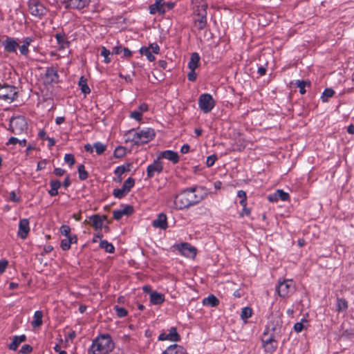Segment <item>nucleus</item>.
Returning <instances> with one entry per match:
<instances>
[{"mask_svg": "<svg viewBox=\"0 0 354 354\" xmlns=\"http://www.w3.org/2000/svg\"><path fill=\"white\" fill-rule=\"evenodd\" d=\"M30 231L29 221L27 218L21 219L19 223L18 236L25 239Z\"/></svg>", "mask_w": 354, "mask_h": 354, "instance_id": "nucleus-19", "label": "nucleus"}, {"mask_svg": "<svg viewBox=\"0 0 354 354\" xmlns=\"http://www.w3.org/2000/svg\"><path fill=\"white\" fill-rule=\"evenodd\" d=\"M127 194V192L123 190L122 188L115 189L113 192V195L117 198H122Z\"/></svg>", "mask_w": 354, "mask_h": 354, "instance_id": "nucleus-43", "label": "nucleus"}, {"mask_svg": "<svg viewBox=\"0 0 354 354\" xmlns=\"http://www.w3.org/2000/svg\"><path fill=\"white\" fill-rule=\"evenodd\" d=\"M60 232L62 235L68 237L71 234V227L68 225H63L60 227Z\"/></svg>", "mask_w": 354, "mask_h": 354, "instance_id": "nucleus-49", "label": "nucleus"}, {"mask_svg": "<svg viewBox=\"0 0 354 354\" xmlns=\"http://www.w3.org/2000/svg\"><path fill=\"white\" fill-rule=\"evenodd\" d=\"M148 48H150V50L155 53L158 54L160 51V47L156 43L151 44Z\"/></svg>", "mask_w": 354, "mask_h": 354, "instance_id": "nucleus-60", "label": "nucleus"}, {"mask_svg": "<svg viewBox=\"0 0 354 354\" xmlns=\"http://www.w3.org/2000/svg\"><path fill=\"white\" fill-rule=\"evenodd\" d=\"M8 129L15 135L23 133L27 129V122L25 118L23 116L12 118Z\"/></svg>", "mask_w": 354, "mask_h": 354, "instance_id": "nucleus-4", "label": "nucleus"}, {"mask_svg": "<svg viewBox=\"0 0 354 354\" xmlns=\"http://www.w3.org/2000/svg\"><path fill=\"white\" fill-rule=\"evenodd\" d=\"M179 252L186 257L193 258L196 254V250L189 243H183L178 246Z\"/></svg>", "mask_w": 354, "mask_h": 354, "instance_id": "nucleus-14", "label": "nucleus"}, {"mask_svg": "<svg viewBox=\"0 0 354 354\" xmlns=\"http://www.w3.org/2000/svg\"><path fill=\"white\" fill-rule=\"evenodd\" d=\"M2 45L4 47L5 52L8 53H16L17 48L19 46L18 42L10 37H7L5 40L2 41Z\"/></svg>", "mask_w": 354, "mask_h": 354, "instance_id": "nucleus-13", "label": "nucleus"}, {"mask_svg": "<svg viewBox=\"0 0 354 354\" xmlns=\"http://www.w3.org/2000/svg\"><path fill=\"white\" fill-rule=\"evenodd\" d=\"M274 337V335L268 336L267 332L263 333L261 341L263 347L266 352L272 353L277 348V342Z\"/></svg>", "mask_w": 354, "mask_h": 354, "instance_id": "nucleus-9", "label": "nucleus"}, {"mask_svg": "<svg viewBox=\"0 0 354 354\" xmlns=\"http://www.w3.org/2000/svg\"><path fill=\"white\" fill-rule=\"evenodd\" d=\"M114 310L119 317H124L127 315V310L124 308L115 306Z\"/></svg>", "mask_w": 354, "mask_h": 354, "instance_id": "nucleus-44", "label": "nucleus"}, {"mask_svg": "<svg viewBox=\"0 0 354 354\" xmlns=\"http://www.w3.org/2000/svg\"><path fill=\"white\" fill-rule=\"evenodd\" d=\"M155 136V131L153 129L146 128L136 132H133L131 141L134 145H139L145 144L151 140Z\"/></svg>", "mask_w": 354, "mask_h": 354, "instance_id": "nucleus-3", "label": "nucleus"}, {"mask_svg": "<svg viewBox=\"0 0 354 354\" xmlns=\"http://www.w3.org/2000/svg\"><path fill=\"white\" fill-rule=\"evenodd\" d=\"M158 157H160V159L165 158L167 160H169L174 164L177 163L179 161V156L178 153L172 150H166L162 151Z\"/></svg>", "mask_w": 354, "mask_h": 354, "instance_id": "nucleus-22", "label": "nucleus"}, {"mask_svg": "<svg viewBox=\"0 0 354 354\" xmlns=\"http://www.w3.org/2000/svg\"><path fill=\"white\" fill-rule=\"evenodd\" d=\"M148 110V106L147 104L143 103L140 104L138 108V111L142 115V113Z\"/></svg>", "mask_w": 354, "mask_h": 354, "instance_id": "nucleus-61", "label": "nucleus"}, {"mask_svg": "<svg viewBox=\"0 0 354 354\" xmlns=\"http://www.w3.org/2000/svg\"><path fill=\"white\" fill-rule=\"evenodd\" d=\"M78 85L80 87L82 92L85 95L91 93V89L87 84V80L84 78V76H82L80 78Z\"/></svg>", "mask_w": 354, "mask_h": 354, "instance_id": "nucleus-32", "label": "nucleus"}, {"mask_svg": "<svg viewBox=\"0 0 354 354\" xmlns=\"http://www.w3.org/2000/svg\"><path fill=\"white\" fill-rule=\"evenodd\" d=\"M28 10L30 13L35 17L41 18L46 13V7L39 0H29L28 2Z\"/></svg>", "mask_w": 354, "mask_h": 354, "instance_id": "nucleus-7", "label": "nucleus"}, {"mask_svg": "<svg viewBox=\"0 0 354 354\" xmlns=\"http://www.w3.org/2000/svg\"><path fill=\"white\" fill-rule=\"evenodd\" d=\"M88 223L96 230H101L103 227V221L106 220V216L95 214L88 218Z\"/></svg>", "mask_w": 354, "mask_h": 354, "instance_id": "nucleus-16", "label": "nucleus"}, {"mask_svg": "<svg viewBox=\"0 0 354 354\" xmlns=\"http://www.w3.org/2000/svg\"><path fill=\"white\" fill-rule=\"evenodd\" d=\"M114 348V344L109 335H102L93 341L91 351L93 354H107Z\"/></svg>", "mask_w": 354, "mask_h": 354, "instance_id": "nucleus-2", "label": "nucleus"}, {"mask_svg": "<svg viewBox=\"0 0 354 354\" xmlns=\"http://www.w3.org/2000/svg\"><path fill=\"white\" fill-rule=\"evenodd\" d=\"M135 185L134 178L129 177L123 183L122 188L128 194Z\"/></svg>", "mask_w": 354, "mask_h": 354, "instance_id": "nucleus-35", "label": "nucleus"}, {"mask_svg": "<svg viewBox=\"0 0 354 354\" xmlns=\"http://www.w3.org/2000/svg\"><path fill=\"white\" fill-rule=\"evenodd\" d=\"M12 342L8 345V348L11 351H16L19 344L26 340V336L25 335H15L12 337Z\"/></svg>", "mask_w": 354, "mask_h": 354, "instance_id": "nucleus-24", "label": "nucleus"}, {"mask_svg": "<svg viewBox=\"0 0 354 354\" xmlns=\"http://www.w3.org/2000/svg\"><path fill=\"white\" fill-rule=\"evenodd\" d=\"M152 225L154 227L166 230L168 227L167 216L163 213L159 214L157 218L153 221Z\"/></svg>", "mask_w": 354, "mask_h": 354, "instance_id": "nucleus-20", "label": "nucleus"}, {"mask_svg": "<svg viewBox=\"0 0 354 354\" xmlns=\"http://www.w3.org/2000/svg\"><path fill=\"white\" fill-rule=\"evenodd\" d=\"M215 106L213 97L209 93H203L198 97V106L204 113H209Z\"/></svg>", "mask_w": 354, "mask_h": 354, "instance_id": "nucleus-6", "label": "nucleus"}, {"mask_svg": "<svg viewBox=\"0 0 354 354\" xmlns=\"http://www.w3.org/2000/svg\"><path fill=\"white\" fill-rule=\"evenodd\" d=\"M268 199L270 202H277L279 199L286 201L289 199V194L282 189H277L274 194H270Z\"/></svg>", "mask_w": 354, "mask_h": 354, "instance_id": "nucleus-21", "label": "nucleus"}, {"mask_svg": "<svg viewBox=\"0 0 354 354\" xmlns=\"http://www.w3.org/2000/svg\"><path fill=\"white\" fill-rule=\"evenodd\" d=\"M237 196L241 198L239 202L241 206H247V195L246 192L243 190H239L237 192Z\"/></svg>", "mask_w": 354, "mask_h": 354, "instance_id": "nucleus-42", "label": "nucleus"}, {"mask_svg": "<svg viewBox=\"0 0 354 354\" xmlns=\"http://www.w3.org/2000/svg\"><path fill=\"white\" fill-rule=\"evenodd\" d=\"M42 317L43 313L40 310H37L33 317V321L32 322L31 324L33 328H37L39 327L42 324Z\"/></svg>", "mask_w": 354, "mask_h": 354, "instance_id": "nucleus-31", "label": "nucleus"}, {"mask_svg": "<svg viewBox=\"0 0 354 354\" xmlns=\"http://www.w3.org/2000/svg\"><path fill=\"white\" fill-rule=\"evenodd\" d=\"M294 283L292 280H284L278 283L276 290L280 297H285L294 290Z\"/></svg>", "mask_w": 354, "mask_h": 354, "instance_id": "nucleus-10", "label": "nucleus"}, {"mask_svg": "<svg viewBox=\"0 0 354 354\" xmlns=\"http://www.w3.org/2000/svg\"><path fill=\"white\" fill-rule=\"evenodd\" d=\"M124 216L122 209L114 210L113 212V218L118 221Z\"/></svg>", "mask_w": 354, "mask_h": 354, "instance_id": "nucleus-56", "label": "nucleus"}, {"mask_svg": "<svg viewBox=\"0 0 354 354\" xmlns=\"http://www.w3.org/2000/svg\"><path fill=\"white\" fill-rule=\"evenodd\" d=\"M93 147L97 155L102 154L106 149V146L100 142H96L93 144Z\"/></svg>", "mask_w": 354, "mask_h": 354, "instance_id": "nucleus-38", "label": "nucleus"}, {"mask_svg": "<svg viewBox=\"0 0 354 354\" xmlns=\"http://www.w3.org/2000/svg\"><path fill=\"white\" fill-rule=\"evenodd\" d=\"M294 84L299 88V93L301 95H304L306 93V89L305 87L310 86V81H304V80H296L294 83Z\"/></svg>", "mask_w": 354, "mask_h": 354, "instance_id": "nucleus-33", "label": "nucleus"}, {"mask_svg": "<svg viewBox=\"0 0 354 354\" xmlns=\"http://www.w3.org/2000/svg\"><path fill=\"white\" fill-rule=\"evenodd\" d=\"M55 37L57 44L62 48H65L68 46L69 42L66 39V36L64 32H57L55 34Z\"/></svg>", "mask_w": 354, "mask_h": 354, "instance_id": "nucleus-26", "label": "nucleus"}, {"mask_svg": "<svg viewBox=\"0 0 354 354\" xmlns=\"http://www.w3.org/2000/svg\"><path fill=\"white\" fill-rule=\"evenodd\" d=\"M53 173L57 176H62L64 174L65 170L62 168H55Z\"/></svg>", "mask_w": 354, "mask_h": 354, "instance_id": "nucleus-64", "label": "nucleus"}, {"mask_svg": "<svg viewBox=\"0 0 354 354\" xmlns=\"http://www.w3.org/2000/svg\"><path fill=\"white\" fill-rule=\"evenodd\" d=\"M334 93L335 91L332 88H326L321 96L322 100L324 102H327L328 98L331 97L334 95Z\"/></svg>", "mask_w": 354, "mask_h": 354, "instance_id": "nucleus-39", "label": "nucleus"}, {"mask_svg": "<svg viewBox=\"0 0 354 354\" xmlns=\"http://www.w3.org/2000/svg\"><path fill=\"white\" fill-rule=\"evenodd\" d=\"M252 315V309L249 307H245L242 309L241 317L242 319H248Z\"/></svg>", "mask_w": 354, "mask_h": 354, "instance_id": "nucleus-45", "label": "nucleus"}, {"mask_svg": "<svg viewBox=\"0 0 354 354\" xmlns=\"http://www.w3.org/2000/svg\"><path fill=\"white\" fill-rule=\"evenodd\" d=\"M100 247L101 248L104 249L106 252L111 254L115 252L114 246L106 240H101V241L100 242Z\"/></svg>", "mask_w": 354, "mask_h": 354, "instance_id": "nucleus-34", "label": "nucleus"}, {"mask_svg": "<svg viewBox=\"0 0 354 354\" xmlns=\"http://www.w3.org/2000/svg\"><path fill=\"white\" fill-rule=\"evenodd\" d=\"M50 185L51 189L48 191L50 196H55L58 194V189L60 188L62 183L58 180H50Z\"/></svg>", "mask_w": 354, "mask_h": 354, "instance_id": "nucleus-27", "label": "nucleus"}, {"mask_svg": "<svg viewBox=\"0 0 354 354\" xmlns=\"http://www.w3.org/2000/svg\"><path fill=\"white\" fill-rule=\"evenodd\" d=\"M64 161L65 162L68 164L70 167L73 166L75 164L74 156L71 153L66 154L64 156Z\"/></svg>", "mask_w": 354, "mask_h": 354, "instance_id": "nucleus-47", "label": "nucleus"}, {"mask_svg": "<svg viewBox=\"0 0 354 354\" xmlns=\"http://www.w3.org/2000/svg\"><path fill=\"white\" fill-rule=\"evenodd\" d=\"M196 69H190L189 73L187 74V78L191 82H194L196 79Z\"/></svg>", "mask_w": 354, "mask_h": 354, "instance_id": "nucleus-58", "label": "nucleus"}, {"mask_svg": "<svg viewBox=\"0 0 354 354\" xmlns=\"http://www.w3.org/2000/svg\"><path fill=\"white\" fill-rule=\"evenodd\" d=\"M32 351V346L28 344L23 345L20 349V352L21 353H24V354L30 353Z\"/></svg>", "mask_w": 354, "mask_h": 354, "instance_id": "nucleus-54", "label": "nucleus"}, {"mask_svg": "<svg viewBox=\"0 0 354 354\" xmlns=\"http://www.w3.org/2000/svg\"><path fill=\"white\" fill-rule=\"evenodd\" d=\"M162 354H186L185 348L178 344L169 346Z\"/></svg>", "mask_w": 354, "mask_h": 354, "instance_id": "nucleus-25", "label": "nucleus"}, {"mask_svg": "<svg viewBox=\"0 0 354 354\" xmlns=\"http://www.w3.org/2000/svg\"><path fill=\"white\" fill-rule=\"evenodd\" d=\"M217 160V157L216 155H211L207 157L206 160V165L208 167H210L214 165L215 161Z\"/></svg>", "mask_w": 354, "mask_h": 354, "instance_id": "nucleus-51", "label": "nucleus"}, {"mask_svg": "<svg viewBox=\"0 0 354 354\" xmlns=\"http://www.w3.org/2000/svg\"><path fill=\"white\" fill-rule=\"evenodd\" d=\"M165 300L164 295L157 292H153L150 295V301L154 305L162 304Z\"/></svg>", "mask_w": 354, "mask_h": 354, "instance_id": "nucleus-30", "label": "nucleus"}, {"mask_svg": "<svg viewBox=\"0 0 354 354\" xmlns=\"http://www.w3.org/2000/svg\"><path fill=\"white\" fill-rule=\"evenodd\" d=\"M91 0H64V2L67 4L66 7L72 9L81 10L86 7Z\"/></svg>", "mask_w": 354, "mask_h": 354, "instance_id": "nucleus-18", "label": "nucleus"}, {"mask_svg": "<svg viewBox=\"0 0 354 354\" xmlns=\"http://www.w3.org/2000/svg\"><path fill=\"white\" fill-rule=\"evenodd\" d=\"M140 52L142 55H145L149 62H153L155 60V57L152 55V52L150 50L149 48L142 47L140 50Z\"/></svg>", "mask_w": 354, "mask_h": 354, "instance_id": "nucleus-37", "label": "nucleus"}, {"mask_svg": "<svg viewBox=\"0 0 354 354\" xmlns=\"http://www.w3.org/2000/svg\"><path fill=\"white\" fill-rule=\"evenodd\" d=\"M130 117L137 121H140L142 120V115L137 110H135L131 113Z\"/></svg>", "mask_w": 354, "mask_h": 354, "instance_id": "nucleus-53", "label": "nucleus"}, {"mask_svg": "<svg viewBox=\"0 0 354 354\" xmlns=\"http://www.w3.org/2000/svg\"><path fill=\"white\" fill-rule=\"evenodd\" d=\"M348 308V302L346 299L338 298L337 300V310L340 312Z\"/></svg>", "mask_w": 354, "mask_h": 354, "instance_id": "nucleus-36", "label": "nucleus"}, {"mask_svg": "<svg viewBox=\"0 0 354 354\" xmlns=\"http://www.w3.org/2000/svg\"><path fill=\"white\" fill-rule=\"evenodd\" d=\"M59 75L57 71L53 67L47 68L45 73L44 82L47 84L57 83Z\"/></svg>", "mask_w": 354, "mask_h": 354, "instance_id": "nucleus-15", "label": "nucleus"}, {"mask_svg": "<svg viewBox=\"0 0 354 354\" xmlns=\"http://www.w3.org/2000/svg\"><path fill=\"white\" fill-rule=\"evenodd\" d=\"M17 48H19L20 53L22 55L27 56L28 54L29 53L28 46H27L24 44H22L21 46L19 45V46Z\"/></svg>", "mask_w": 354, "mask_h": 354, "instance_id": "nucleus-55", "label": "nucleus"}, {"mask_svg": "<svg viewBox=\"0 0 354 354\" xmlns=\"http://www.w3.org/2000/svg\"><path fill=\"white\" fill-rule=\"evenodd\" d=\"M71 245L70 239L66 237V239H63L61 241L60 246L63 250H68L71 248Z\"/></svg>", "mask_w": 354, "mask_h": 354, "instance_id": "nucleus-48", "label": "nucleus"}, {"mask_svg": "<svg viewBox=\"0 0 354 354\" xmlns=\"http://www.w3.org/2000/svg\"><path fill=\"white\" fill-rule=\"evenodd\" d=\"M165 2L164 0H155V2L149 6V13L154 15L158 12L160 15L165 13Z\"/></svg>", "mask_w": 354, "mask_h": 354, "instance_id": "nucleus-17", "label": "nucleus"}, {"mask_svg": "<svg viewBox=\"0 0 354 354\" xmlns=\"http://www.w3.org/2000/svg\"><path fill=\"white\" fill-rule=\"evenodd\" d=\"M18 88L16 86L0 85V99L9 102H13L17 97Z\"/></svg>", "mask_w": 354, "mask_h": 354, "instance_id": "nucleus-5", "label": "nucleus"}, {"mask_svg": "<svg viewBox=\"0 0 354 354\" xmlns=\"http://www.w3.org/2000/svg\"><path fill=\"white\" fill-rule=\"evenodd\" d=\"M203 304L205 306H209L212 307L217 306L219 304V301L213 295H209L207 297H205L203 300Z\"/></svg>", "mask_w": 354, "mask_h": 354, "instance_id": "nucleus-29", "label": "nucleus"}, {"mask_svg": "<svg viewBox=\"0 0 354 354\" xmlns=\"http://www.w3.org/2000/svg\"><path fill=\"white\" fill-rule=\"evenodd\" d=\"M281 325L282 321L280 316H275L272 317V319L270 321L268 327H271V330L275 335L280 333Z\"/></svg>", "mask_w": 354, "mask_h": 354, "instance_id": "nucleus-23", "label": "nucleus"}, {"mask_svg": "<svg viewBox=\"0 0 354 354\" xmlns=\"http://www.w3.org/2000/svg\"><path fill=\"white\" fill-rule=\"evenodd\" d=\"M100 54L102 56H103L104 57V62L106 63L110 62V59L109 57V55L111 54V53H110L109 50L106 48L104 46H102L101 48Z\"/></svg>", "mask_w": 354, "mask_h": 354, "instance_id": "nucleus-46", "label": "nucleus"}, {"mask_svg": "<svg viewBox=\"0 0 354 354\" xmlns=\"http://www.w3.org/2000/svg\"><path fill=\"white\" fill-rule=\"evenodd\" d=\"M122 211L124 215H130L133 213V208L131 205H126Z\"/></svg>", "mask_w": 354, "mask_h": 354, "instance_id": "nucleus-57", "label": "nucleus"}, {"mask_svg": "<svg viewBox=\"0 0 354 354\" xmlns=\"http://www.w3.org/2000/svg\"><path fill=\"white\" fill-rule=\"evenodd\" d=\"M78 173H79V178L81 180H84L87 179L88 176V172L85 169V167L84 165H80L78 166Z\"/></svg>", "mask_w": 354, "mask_h": 354, "instance_id": "nucleus-40", "label": "nucleus"}, {"mask_svg": "<svg viewBox=\"0 0 354 354\" xmlns=\"http://www.w3.org/2000/svg\"><path fill=\"white\" fill-rule=\"evenodd\" d=\"M124 57H130L132 55V52L127 48H122V52Z\"/></svg>", "mask_w": 354, "mask_h": 354, "instance_id": "nucleus-63", "label": "nucleus"}, {"mask_svg": "<svg viewBox=\"0 0 354 354\" xmlns=\"http://www.w3.org/2000/svg\"><path fill=\"white\" fill-rule=\"evenodd\" d=\"M158 340H170L172 342H178L180 340V335L178 333L176 328L175 327H171L169 330V333L167 334L164 332L161 333L158 336Z\"/></svg>", "mask_w": 354, "mask_h": 354, "instance_id": "nucleus-12", "label": "nucleus"}, {"mask_svg": "<svg viewBox=\"0 0 354 354\" xmlns=\"http://www.w3.org/2000/svg\"><path fill=\"white\" fill-rule=\"evenodd\" d=\"M129 171L124 165L118 166L115 168L114 173L117 176H122L124 173Z\"/></svg>", "mask_w": 354, "mask_h": 354, "instance_id": "nucleus-50", "label": "nucleus"}, {"mask_svg": "<svg viewBox=\"0 0 354 354\" xmlns=\"http://www.w3.org/2000/svg\"><path fill=\"white\" fill-rule=\"evenodd\" d=\"M163 170L162 162L160 160V157H158L152 164L148 165L147 168V178H153L156 174H160Z\"/></svg>", "mask_w": 354, "mask_h": 354, "instance_id": "nucleus-11", "label": "nucleus"}, {"mask_svg": "<svg viewBox=\"0 0 354 354\" xmlns=\"http://www.w3.org/2000/svg\"><path fill=\"white\" fill-rule=\"evenodd\" d=\"M303 322H307V321L306 319H302L301 322H297V323L295 324L294 330L295 332L300 333L303 330V329L304 328Z\"/></svg>", "mask_w": 354, "mask_h": 354, "instance_id": "nucleus-52", "label": "nucleus"}, {"mask_svg": "<svg viewBox=\"0 0 354 354\" xmlns=\"http://www.w3.org/2000/svg\"><path fill=\"white\" fill-rule=\"evenodd\" d=\"M250 209L248 208L246 206H243V209L240 214L241 216H249L250 214Z\"/></svg>", "mask_w": 354, "mask_h": 354, "instance_id": "nucleus-62", "label": "nucleus"}, {"mask_svg": "<svg viewBox=\"0 0 354 354\" xmlns=\"http://www.w3.org/2000/svg\"><path fill=\"white\" fill-rule=\"evenodd\" d=\"M200 62V56L197 53H193L191 55L189 62L188 63V68L189 69H196L198 68Z\"/></svg>", "mask_w": 354, "mask_h": 354, "instance_id": "nucleus-28", "label": "nucleus"}, {"mask_svg": "<svg viewBox=\"0 0 354 354\" xmlns=\"http://www.w3.org/2000/svg\"><path fill=\"white\" fill-rule=\"evenodd\" d=\"M126 154V149L124 147H118L115 148L113 156L115 158H120Z\"/></svg>", "mask_w": 354, "mask_h": 354, "instance_id": "nucleus-41", "label": "nucleus"}, {"mask_svg": "<svg viewBox=\"0 0 354 354\" xmlns=\"http://www.w3.org/2000/svg\"><path fill=\"white\" fill-rule=\"evenodd\" d=\"M207 4L204 3L197 6L196 10L199 19L195 20V26L200 30L204 29L207 25Z\"/></svg>", "mask_w": 354, "mask_h": 354, "instance_id": "nucleus-8", "label": "nucleus"}, {"mask_svg": "<svg viewBox=\"0 0 354 354\" xmlns=\"http://www.w3.org/2000/svg\"><path fill=\"white\" fill-rule=\"evenodd\" d=\"M208 195L205 187L194 186L184 189L175 196L174 205L177 209H183L199 203Z\"/></svg>", "mask_w": 354, "mask_h": 354, "instance_id": "nucleus-1", "label": "nucleus"}, {"mask_svg": "<svg viewBox=\"0 0 354 354\" xmlns=\"http://www.w3.org/2000/svg\"><path fill=\"white\" fill-rule=\"evenodd\" d=\"M8 262L7 260L3 259L0 261V274H2L5 272L7 266H8Z\"/></svg>", "mask_w": 354, "mask_h": 354, "instance_id": "nucleus-59", "label": "nucleus"}]
</instances>
